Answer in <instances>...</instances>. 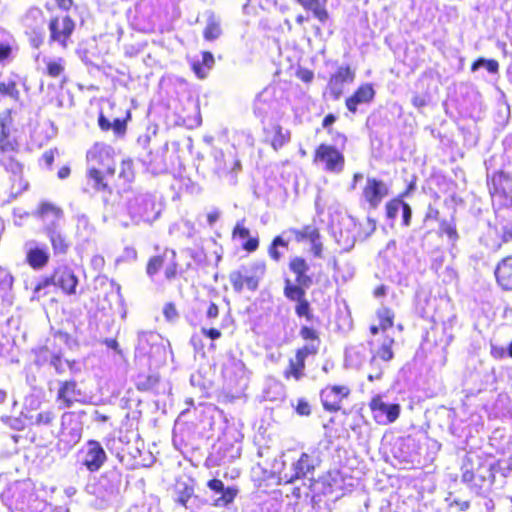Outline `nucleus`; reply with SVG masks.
<instances>
[{"mask_svg":"<svg viewBox=\"0 0 512 512\" xmlns=\"http://www.w3.org/2000/svg\"><path fill=\"white\" fill-rule=\"evenodd\" d=\"M244 273L245 284L248 290L255 291L259 286V282L266 272V264L262 260H257L249 265L241 266Z\"/></svg>","mask_w":512,"mask_h":512,"instance_id":"7c9ffc66","label":"nucleus"},{"mask_svg":"<svg viewBox=\"0 0 512 512\" xmlns=\"http://www.w3.org/2000/svg\"><path fill=\"white\" fill-rule=\"evenodd\" d=\"M369 407L372 412L373 419L380 425H388L395 422L400 415V405L386 400L384 395L378 394L374 396Z\"/></svg>","mask_w":512,"mask_h":512,"instance_id":"dca6fc26","label":"nucleus"},{"mask_svg":"<svg viewBox=\"0 0 512 512\" xmlns=\"http://www.w3.org/2000/svg\"><path fill=\"white\" fill-rule=\"evenodd\" d=\"M393 342H394L393 339L386 338L382 342L379 349L375 353L372 352L371 359H370V365L372 367H374L378 363V361L387 365V362H389L393 358L394 354H393V351L391 348Z\"/></svg>","mask_w":512,"mask_h":512,"instance_id":"79ce46f5","label":"nucleus"},{"mask_svg":"<svg viewBox=\"0 0 512 512\" xmlns=\"http://www.w3.org/2000/svg\"><path fill=\"white\" fill-rule=\"evenodd\" d=\"M438 233L440 236L447 237V242L451 246V248H454L456 246V243L459 240V234L456 228V222L453 217L450 219H442L439 221Z\"/></svg>","mask_w":512,"mask_h":512,"instance_id":"ea45409f","label":"nucleus"},{"mask_svg":"<svg viewBox=\"0 0 512 512\" xmlns=\"http://www.w3.org/2000/svg\"><path fill=\"white\" fill-rule=\"evenodd\" d=\"M167 258H168V252H165L164 255H162V256H154V257L150 258V260L147 264V267H146L147 275L150 278H153L160 271V269L164 266L165 259H167Z\"/></svg>","mask_w":512,"mask_h":512,"instance_id":"5fc2aeb1","label":"nucleus"},{"mask_svg":"<svg viewBox=\"0 0 512 512\" xmlns=\"http://www.w3.org/2000/svg\"><path fill=\"white\" fill-rule=\"evenodd\" d=\"M186 253L197 266L203 267L207 265V255L202 248H189L186 250Z\"/></svg>","mask_w":512,"mask_h":512,"instance_id":"bf43d9fd","label":"nucleus"},{"mask_svg":"<svg viewBox=\"0 0 512 512\" xmlns=\"http://www.w3.org/2000/svg\"><path fill=\"white\" fill-rule=\"evenodd\" d=\"M26 262L34 270L44 268L50 260L48 247L36 240H29L24 244Z\"/></svg>","mask_w":512,"mask_h":512,"instance_id":"412c9836","label":"nucleus"},{"mask_svg":"<svg viewBox=\"0 0 512 512\" xmlns=\"http://www.w3.org/2000/svg\"><path fill=\"white\" fill-rule=\"evenodd\" d=\"M264 140L277 151L290 141V131L278 124L270 125L264 128Z\"/></svg>","mask_w":512,"mask_h":512,"instance_id":"2f4dec72","label":"nucleus"},{"mask_svg":"<svg viewBox=\"0 0 512 512\" xmlns=\"http://www.w3.org/2000/svg\"><path fill=\"white\" fill-rule=\"evenodd\" d=\"M300 336L307 341L316 343L319 345V339L316 331L308 326H302L300 329Z\"/></svg>","mask_w":512,"mask_h":512,"instance_id":"338daca9","label":"nucleus"},{"mask_svg":"<svg viewBox=\"0 0 512 512\" xmlns=\"http://www.w3.org/2000/svg\"><path fill=\"white\" fill-rule=\"evenodd\" d=\"M37 69L51 78H58L64 74L66 61L62 57H49L37 50L33 54Z\"/></svg>","mask_w":512,"mask_h":512,"instance_id":"5701e85b","label":"nucleus"},{"mask_svg":"<svg viewBox=\"0 0 512 512\" xmlns=\"http://www.w3.org/2000/svg\"><path fill=\"white\" fill-rule=\"evenodd\" d=\"M461 471V480L467 488L478 496H485L494 484L498 464L490 456L469 452L463 461Z\"/></svg>","mask_w":512,"mask_h":512,"instance_id":"f257e3e1","label":"nucleus"},{"mask_svg":"<svg viewBox=\"0 0 512 512\" xmlns=\"http://www.w3.org/2000/svg\"><path fill=\"white\" fill-rule=\"evenodd\" d=\"M213 172L219 179L225 180L230 186L237 184V176L242 169L241 161L235 146L228 147L225 151L213 148Z\"/></svg>","mask_w":512,"mask_h":512,"instance_id":"6e6552de","label":"nucleus"},{"mask_svg":"<svg viewBox=\"0 0 512 512\" xmlns=\"http://www.w3.org/2000/svg\"><path fill=\"white\" fill-rule=\"evenodd\" d=\"M498 285L506 291H512V256L501 260L495 269Z\"/></svg>","mask_w":512,"mask_h":512,"instance_id":"c9c22d12","label":"nucleus"},{"mask_svg":"<svg viewBox=\"0 0 512 512\" xmlns=\"http://www.w3.org/2000/svg\"><path fill=\"white\" fill-rule=\"evenodd\" d=\"M295 312L299 317H305L307 321L312 320L313 315L310 313V304L305 298L297 301Z\"/></svg>","mask_w":512,"mask_h":512,"instance_id":"680f3d73","label":"nucleus"},{"mask_svg":"<svg viewBox=\"0 0 512 512\" xmlns=\"http://www.w3.org/2000/svg\"><path fill=\"white\" fill-rule=\"evenodd\" d=\"M106 461V451L97 440H88L77 453V464L90 473L98 472Z\"/></svg>","mask_w":512,"mask_h":512,"instance_id":"f8f14e48","label":"nucleus"},{"mask_svg":"<svg viewBox=\"0 0 512 512\" xmlns=\"http://www.w3.org/2000/svg\"><path fill=\"white\" fill-rule=\"evenodd\" d=\"M54 286L53 275L51 277H44L40 279L33 288L32 299L39 300L48 293V289Z\"/></svg>","mask_w":512,"mask_h":512,"instance_id":"8fccbe9b","label":"nucleus"},{"mask_svg":"<svg viewBox=\"0 0 512 512\" xmlns=\"http://www.w3.org/2000/svg\"><path fill=\"white\" fill-rule=\"evenodd\" d=\"M127 212L131 220L138 224L156 220L160 210L157 209L155 196L151 193H137L127 201Z\"/></svg>","mask_w":512,"mask_h":512,"instance_id":"1a4fd4ad","label":"nucleus"},{"mask_svg":"<svg viewBox=\"0 0 512 512\" xmlns=\"http://www.w3.org/2000/svg\"><path fill=\"white\" fill-rule=\"evenodd\" d=\"M314 162L328 173L340 174L344 170L345 158L335 146L320 144L315 151Z\"/></svg>","mask_w":512,"mask_h":512,"instance_id":"2eb2a0df","label":"nucleus"},{"mask_svg":"<svg viewBox=\"0 0 512 512\" xmlns=\"http://www.w3.org/2000/svg\"><path fill=\"white\" fill-rule=\"evenodd\" d=\"M83 432V425L79 416L74 412H65L61 416V429L58 433L53 430L50 431L52 438L58 437L59 443L64 445V448L71 449L81 439Z\"/></svg>","mask_w":512,"mask_h":512,"instance_id":"9b49d317","label":"nucleus"},{"mask_svg":"<svg viewBox=\"0 0 512 512\" xmlns=\"http://www.w3.org/2000/svg\"><path fill=\"white\" fill-rule=\"evenodd\" d=\"M136 357L146 358L150 367H158L166 362L167 348L160 334L153 331L138 332Z\"/></svg>","mask_w":512,"mask_h":512,"instance_id":"0eeeda50","label":"nucleus"},{"mask_svg":"<svg viewBox=\"0 0 512 512\" xmlns=\"http://www.w3.org/2000/svg\"><path fill=\"white\" fill-rule=\"evenodd\" d=\"M229 280H230V283H231L234 291L238 292V293H240L243 290L244 285H246L244 273L241 268L236 271L231 272L229 275Z\"/></svg>","mask_w":512,"mask_h":512,"instance_id":"4d7b16f0","label":"nucleus"},{"mask_svg":"<svg viewBox=\"0 0 512 512\" xmlns=\"http://www.w3.org/2000/svg\"><path fill=\"white\" fill-rule=\"evenodd\" d=\"M36 217L42 222V233L49 240L55 256L66 255L71 243L64 232V211L59 206L49 201L39 203Z\"/></svg>","mask_w":512,"mask_h":512,"instance_id":"f03ea898","label":"nucleus"},{"mask_svg":"<svg viewBox=\"0 0 512 512\" xmlns=\"http://www.w3.org/2000/svg\"><path fill=\"white\" fill-rule=\"evenodd\" d=\"M207 487L213 493V505L216 507H227L238 494V489L235 486H225L219 479L209 480Z\"/></svg>","mask_w":512,"mask_h":512,"instance_id":"b1692460","label":"nucleus"},{"mask_svg":"<svg viewBox=\"0 0 512 512\" xmlns=\"http://www.w3.org/2000/svg\"><path fill=\"white\" fill-rule=\"evenodd\" d=\"M165 154L164 151H149L141 158V162L149 173L152 175H160L168 170Z\"/></svg>","mask_w":512,"mask_h":512,"instance_id":"473e14b6","label":"nucleus"},{"mask_svg":"<svg viewBox=\"0 0 512 512\" xmlns=\"http://www.w3.org/2000/svg\"><path fill=\"white\" fill-rule=\"evenodd\" d=\"M159 382L156 374H140L136 379V387L139 391H154Z\"/></svg>","mask_w":512,"mask_h":512,"instance_id":"a18cd8bd","label":"nucleus"},{"mask_svg":"<svg viewBox=\"0 0 512 512\" xmlns=\"http://www.w3.org/2000/svg\"><path fill=\"white\" fill-rule=\"evenodd\" d=\"M23 25L30 45L39 50L46 38V20L42 10L36 7L29 9L23 18Z\"/></svg>","mask_w":512,"mask_h":512,"instance_id":"4468645a","label":"nucleus"},{"mask_svg":"<svg viewBox=\"0 0 512 512\" xmlns=\"http://www.w3.org/2000/svg\"><path fill=\"white\" fill-rule=\"evenodd\" d=\"M386 366V364L380 361H378V363L374 367L370 365L371 371L368 373V380L371 382L374 380H379L382 377L383 371L386 368Z\"/></svg>","mask_w":512,"mask_h":512,"instance_id":"774afa93","label":"nucleus"},{"mask_svg":"<svg viewBox=\"0 0 512 512\" xmlns=\"http://www.w3.org/2000/svg\"><path fill=\"white\" fill-rule=\"evenodd\" d=\"M305 368L304 361L298 359L295 356V359H291L289 363V374L292 375L296 380H299L303 375V371Z\"/></svg>","mask_w":512,"mask_h":512,"instance_id":"052dcab7","label":"nucleus"},{"mask_svg":"<svg viewBox=\"0 0 512 512\" xmlns=\"http://www.w3.org/2000/svg\"><path fill=\"white\" fill-rule=\"evenodd\" d=\"M206 26L203 31V37L207 41H214L222 34L220 19L213 12L206 13Z\"/></svg>","mask_w":512,"mask_h":512,"instance_id":"58836bf2","label":"nucleus"},{"mask_svg":"<svg viewBox=\"0 0 512 512\" xmlns=\"http://www.w3.org/2000/svg\"><path fill=\"white\" fill-rule=\"evenodd\" d=\"M168 254H170V262L166 265L164 274L168 280H172L176 277L177 274V263L175 261L176 254L175 251H170Z\"/></svg>","mask_w":512,"mask_h":512,"instance_id":"0e129e2a","label":"nucleus"},{"mask_svg":"<svg viewBox=\"0 0 512 512\" xmlns=\"http://www.w3.org/2000/svg\"><path fill=\"white\" fill-rule=\"evenodd\" d=\"M83 396V392L78 387L75 380L59 381L56 399L61 409L71 408L74 403L79 402Z\"/></svg>","mask_w":512,"mask_h":512,"instance_id":"393cba45","label":"nucleus"},{"mask_svg":"<svg viewBox=\"0 0 512 512\" xmlns=\"http://www.w3.org/2000/svg\"><path fill=\"white\" fill-rule=\"evenodd\" d=\"M309 287H304L300 284L292 283L289 279L285 280V286H284V295L286 298H288L291 301H299L303 298H305V289H308Z\"/></svg>","mask_w":512,"mask_h":512,"instance_id":"c03bdc74","label":"nucleus"},{"mask_svg":"<svg viewBox=\"0 0 512 512\" xmlns=\"http://www.w3.org/2000/svg\"><path fill=\"white\" fill-rule=\"evenodd\" d=\"M0 205L10 203L28 189V182L23 179V167L13 158L0 161Z\"/></svg>","mask_w":512,"mask_h":512,"instance_id":"39448f33","label":"nucleus"},{"mask_svg":"<svg viewBox=\"0 0 512 512\" xmlns=\"http://www.w3.org/2000/svg\"><path fill=\"white\" fill-rule=\"evenodd\" d=\"M372 349L370 344H358L350 346L345 351V364L347 367L359 369L367 361L371 359Z\"/></svg>","mask_w":512,"mask_h":512,"instance_id":"c85d7f7f","label":"nucleus"},{"mask_svg":"<svg viewBox=\"0 0 512 512\" xmlns=\"http://www.w3.org/2000/svg\"><path fill=\"white\" fill-rule=\"evenodd\" d=\"M379 317L381 320V326L383 329H387L393 325V313L391 310L384 308L379 311Z\"/></svg>","mask_w":512,"mask_h":512,"instance_id":"69168bd1","label":"nucleus"},{"mask_svg":"<svg viewBox=\"0 0 512 512\" xmlns=\"http://www.w3.org/2000/svg\"><path fill=\"white\" fill-rule=\"evenodd\" d=\"M107 449L127 468L134 469L139 465L137 459L141 456V449L138 446V441L132 443L127 433L109 439Z\"/></svg>","mask_w":512,"mask_h":512,"instance_id":"9d476101","label":"nucleus"},{"mask_svg":"<svg viewBox=\"0 0 512 512\" xmlns=\"http://www.w3.org/2000/svg\"><path fill=\"white\" fill-rule=\"evenodd\" d=\"M327 1L328 0H303L300 5L304 9L311 11L313 16L324 25L329 20V13L326 9Z\"/></svg>","mask_w":512,"mask_h":512,"instance_id":"4c0bfd02","label":"nucleus"},{"mask_svg":"<svg viewBox=\"0 0 512 512\" xmlns=\"http://www.w3.org/2000/svg\"><path fill=\"white\" fill-rule=\"evenodd\" d=\"M346 386H328L321 391V401L325 410L336 412L341 408V402L349 395Z\"/></svg>","mask_w":512,"mask_h":512,"instance_id":"a878e982","label":"nucleus"},{"mask_svg":"<svg viewBox=\"0 0 512 512\" xmlns=\"http://www.w3.org/2000/svg\"><path fill=\"white\" fill-rule=\"evenodd\" d=\"M292 235L294 240L298 243L308 241L311 245L310 251L316 258H322L323 243L321 241V235L314 225H305L301 229L290 228L283 232V235Z\"/></svg>","mask_w":512,"mask_h":512,"instance_id":"aec40b11","label":"nucleus"},{"mask_svg":"<svg viewBox=\"0 0 512 512\" xmlns=\"http://www.w3.org/2000/svg\"><path fill=\"white\" fill-rule=\"evenodd\" d=\"M355 72L349 66H340L330 76L328 81V90L330 95L335 99H339L343 93L345 83H351L354 81Z\"/></svg>","mask_w":512,"mask_h":512,"instance_id":"bb28decb","label":"nucleus"},{"mask_svg":"<svg viewBox=\"0 0 512 512\" xmlns=\"http://www.w3.org/2000/svg\"><path fill=\"white\" fill-rule=\"evenodd\" d=\"M320 460L315 451L302 452L298 459L293 460L289 465L282 461V469L278 471L279 479L285 483H293L296 480H304L312 486L315 468Z\"/></svg>","mask_w":512,"mask_h":512,"instance_id":"423d86ee","label":"nucleus"},{"mask_svg":"<svg viewBox=\"0 0 512 512\" xmlns=\"http://www.w3.org/2000/svg\"><path fill=\"white\" fill-rule=\"evenodd\" d=\"M288 243H289V239H287V240L284 239L283 234L276 236L269 246V249H268L269 256L274 261L278 262L282 257V253L279 251V247L287 248Z\"/></svg>","mask_w":512,"mask_h":512,"instance_id":"09e8293b","label":"nucleus"},{"mask_svg":"<svg viewBox=\"0 0 512 512\" xmlns=\"http://www.w3.org/2000/svg\"><path fill=\"white\" fill-rule=\"evenodd\" d=\"M112 154V147L104 144H95L87 153L88 184L96 191L111 193L108 178L113 177L116 170Z\"/></svg>","mask_w":512,"mask_h":512,"instance_id":"7ed1b4c3","label":"nucleus"},{"mask_svg":"<svg viewBox=\"0 0 512 512\" xmlns=\"http://www.w3.org/2000/svg\"><path fill=\"white\" fill-rule=\"evenodd\" d=\"M509 242H512V222L498 220L493 225L489 224L487 234L484 238V243L489 249L498 251L503 244Z\"/></svg>","mask_w":512,"mask_h":512,"instance_id":"6ab92c4d","label":"nucleus"},{"mask_svg":"<svg viewBox=\"0 0 512 512\" xmlns=\"http://www.w3.org/2000/svg\"><path fill=\"white\" fill-rule=\"evenodd\" d=\"M75 22L69 16L54 17L48 23L49 46L57 45L61 49H67L72 43V34Z\"/></svg>","mask_w":512,"mask_h":512,"instance_id":"ddd939ff","label":"nucleus"},{"mask_svg":"<svg viewBox=\"0 0 512 512\" xmlns=\"http://www.w3.org/2000/svg\"><path fill=\"white\" fill-rule=\"evenodd\" d=\"M289 269L296 275V282L304 287L313 284L312 276L308 275L310 267L302 257H294L289 262Z\"/></svg>","mask_w":512,"mask_h":512,"instance_id":"f704fd0d","label":"nucleus"},{"mask_svg":"<svg viewBox=\"0 0 512 512\" xmlns=\"http://www.w3.org/2000/svg\"><path fill=\"white\" fill-rule=\"evenodd\" d=\"M34 352V364L39 368L49 367L55 351L50 350L48 347H40Z\"/></svg>","mask_w":512,"mask_h":512,"instance_id":"49530a36","label":"nucleus"},{"mask_svg":"<svg viewBox=\"0 0 512 512\" xmlns=\"http://www.w3.org/2000/svg\"><path fill=\"white\" fill-rule=\"evenodd\" d=\"M122 472L112 468L100 475L94 483L86 485V492L95 497V506L105 509L114 504L121 492Z\"/></svg>","mask_w":512,"mask_h":512,"instance_id":"20e7f679","label":"nucleus"},{"mask_svg":"<svg viewBox=\"0 0 512 512\" xmlns=\"http://www.w3.org/2000/svg\"><path fill=\"white\" fill-rule=\"evenodd\" d=\"M118 177L123 180L124 183H130L134 180L135 172L133 161L131 159L122 160Z\"/></svg>","mask_w":512,"mask_h":512,"instance_id":"603ef678","label":"nucleus"},{"mask_svg":"<svg viewBox=\"0 0 512 512\" xmlns=\"http://www.w3.org/2000/svg\"><path fill=\"white\" fill-rule=\"evenodd\" d=\"M404 201L400 198H394L386 203V217L387 219L394 221L398 215L400 209H402Z\"/></svg>","mask_w":512,"mask_h":512,"instance_id":"6e6d98bb","label":"nucleus"},{"mask_svg":"<svg viewBox=\"0 0 512 512\" xmlns=\"http://www.w3.org/2000/svg\"><path fill=\"white\" fill-rule=\"evenodd\" d=\"M49 368H53L57 375H63L67 370L76 372V362L65 359L60 352H55Z\"/></svg>","mask_w":512,"mask_h":512,"instance_id":"37998d69","label":"nucleus"},{"mask_svg":"<svg viewBox=\"0 0 512 512\" xmlns=\"http://www.w3.org/2000/svg\"><path fill=\"white\" fill-rule=\"evenodd\" d=\"M0 94L2 96L10 97L14 101H18L20 99V92L17 88L16 82L13 80L0 82Z\"/></svg>","mask_w":512,"mask_h":512,"instance_id":"864d4df0","label":"nucleus"},{"mask_svg":"<svg viewBox=\"0 0 512 512\" xmlns=\"http://www.w3.org/2000/svg\"><path fill=\"white\" fill-rule=\"evenodd\" d=\"M389 185L381 179L367 177L362 189L361 199L369 209H377L382 201L389 195Z\"/></svg>","mask_w":512,"mask_h":512,"instance_id":"a211bd4d","label":"nucleus"},{"mask_svg":"<svg viewBox=\"0 0 512 512\" xmlns=\"http://www.w3.org/2000/svg\"><path fill=\"white\" fill-rule=\"evenodd\" d=\"M375 90L373 85L370 83H365L360 85L357 90L346 99V107L347 109L355 114L357 112V107L362 104H369L373 101L375 97Z\"/></svg>","mask_w":512,"mask_h":512,"instance_id":"c756f323","label":"nucleus"},{"mask_svg":"<svg viewBox=\"0 0 512 512\" xmlns=\"http://www.w3.org/2000/svg\"><path fill=\"white\" fill-rule=\"evenodd\" d=\"M421 450L422 447L415 438L407 437L399 442L395 457L407 464L421 465Z\"/></svg>","mask_w":512,"mask_h":512,"instance_id":"4be33fe9","label":"nucleus"},{"mask_svg":"<svg viewBox=\"0 0 512 512\" xmlns=\"http://www.w3.org/2000/svg\"><path fill=\"white\" fill-rule=\"evenodd\" d=\"M13 276L7 269L0 267V298L5 305H12L13 303Z\"/></svg>","mask_w":512,"mask_h":512,"instance_id":"e433bc0d","label":"nucleus"},{"mask_svg":"<svg viewBox=\"0 0 512 512\" xmlns=\"http://www.w3.org/2000/svg\"><path fill=\"white\" fill-rule=\"evenodd\" d=\"M319 345L313 342L306 344L304 347L300 348L296 352V357L305 362L306 358L309 355H314L318 352Z\"/></svg>","mask_w":512,"mask_h":512,"instance_id":"e2e57ef3","label":"nucleus"},{"mask_svg":"<svg viewBox=\"0 0 512 512\" xmlns=\"http://www.w3.org/2000/svg\"><path fill=\"white\" fill-rule=\"evenodd\" d=\"M223 377L231 388L243 390L249 382V372L242 360L230 356L223 366Z\"/></svg>","mask_w":512,"mask_h":512,"instance_id":"f3484780","label":"nucleus"},{"mask_svg":"<svg viewBox=\"0 0 512 512\" xmlns=\"http://www.w3.org/2000/svg\"><path fill=\"white\" fill-rule=\"evenodd\" d=\"M54 286L60 288L66 295H75L78 286V277L74 271L67 267L61 266L55 269L53 273Z\"/></svg>","mask_w":512,"mask_h":512,"instance_id":"cd10ccee","label":"nucleus"},{"mask_svg":"<svg viewBox=\"0 0 512 512\" xmlns=\"http://www.w3.org/2000/svg\"><path fill=\"white\" fill-rule=\"evenodd\" d=\"M215 65V59L211 52L204 51L201 57H194L190 60V66L196 77L205 79Z\"/></svg>","mask_w":512,"mask_h":512,"instance_id":"72a5a7b5","label":"nucleus"},{"mask_svg":"<svg viewBox=\"0 0 512 512\" xmlns=\"http://www.w3.org/2000/svg\"><path fill=\"white\" fill-rule=\"evenodd\" d=\"M241 454L240 446L230 445L228 448L224 449L223 453L219 457V461L222 464L230 463L234 459L239 458Z\"/></svg>","mask_w":512,"mask_h":512,"instance_id":"13d9d810","label":"nucleus"},{"mask_svg":"<svg viewBox=\"0 0 512 512\" xmlns=\"http://www.w3.org/2000/svg\"><path fill=\"white\" fill-rule=\"evenodd\" d=\"M480 68H485L489 74L495 75L499 72V63L494 59L480 57L472 63L471 71L475 72Z\"/></svg>","mask_w":512,"mask_h":512,"instance_id":"de8ad7c7","label":"nucleus"},{"mask_svg":"<svg viewBox=\"0 0 512 512\" xmlns=\"http://www.w3.org/2000/svg\"><path fill=\"white\" fill-rule=\"evenodd\" d=\"M75 220L77 237L82 241H88L95 232V228L90 223L88 216L84 213H77Z\"/></svg>","mask_w":512,"mask_h":512,"instance_id":"a19ab883","label":"nucleus"},{"mask_svg":"<svg viewBox=\"0 0 512 512\" xmlns=\"http://www.w3.org/2000/svg\"><path fill=\"white\" fill-rule=\"evenodd\" d=\"M56 419V415L51 410L39 412L34 419L33 425L38 428L51 427Z\"/></svg>","mask_w":512,"mask_h":512,"instance_id":"3c124183","label":"nucleus"}]
</instances>
